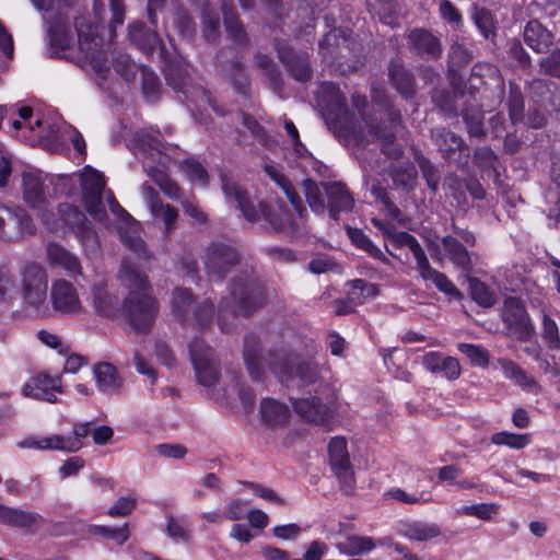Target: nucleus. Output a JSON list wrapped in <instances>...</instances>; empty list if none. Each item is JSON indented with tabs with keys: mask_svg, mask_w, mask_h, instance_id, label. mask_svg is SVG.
<instances>
[{
	"mask_svg": "<svg viewBox=\"0 0 560 560\" xmlns=\"http://www.w3.org/2000/svg\"><path fill=\"white\" fill-rule=\"evenodd\" d=\"M269 369L282 382H292L293 385L314 396L293 399L295 412L308 422L327 424L330 419L339 415L340 405L335 395L327 397L323 404L322 398L327 385L322 378V368L312 362L295 365V357L287 350L271 351L269 354Z\"/></svg>",
	"mask_w": 560,
	"mask_h": 560,
	"instance_id": "obj_1",
	"label": "nucleus"
},
{
	"mask_svg": "<svg viewBox=\"0 0 560 560\" xmlns=\"http://www.w3.org/2000/svg\"><path fill=\"white\" fill-rule=\"evenodd\" d=\"M119 280L129 292L124 301L122 312L129 325L144 334L154 322L158 312L155 300L149 293L147 277L131 258H126L119 271Z\"/></svg>",
	"mask_w": 560,
	"mask_h": 560,
	"instance_id": "obj_2",
	"label": "nucleus"
},
{
	"mask_svg": "<svg viewBox=\"0 0 560 560\" xmlns=\"http://www.w3.org/2000/svg\"><path fill=\"white\" fill-rule=\"evenodd\" d=\"M317 101L323 109L326 125L335 137H376L378 139L389 140V137L396 136L395 133L387 135L363 117V122H357L354 116L346 109L345 98L339 89L332 83H325L320 86Z\"/></svg>",
	"mask_w": 560,
	"mask_h": 560,
	"instance_id": "obj_3",
	"label": "nucleus"
},
{
	"mask_svg": "<svg viewBox=\"0 0 560 560\" xmlns=\"http://www.w3.org/2000/svg\"><path fill=\"white\" fill-rule=\"evenodd\" d=\"M265 171L268 176L282 189L289 199L294 213H290L282 203L275 207L260 205V212L273 226L282 232H293L304 224L306 209L303 207L299 195L295 192L291 182L271 165H266Z\"/></svg>",
	"mask_w": 560,
	"mask_h": 560,
	"instance_id": "obj_4",
	"label": "nucleus"
},
{
	"mask_svg": "<svg viewBox=\"0 0 560 560\" xmlns=\"http://www.w3.org/2000/svg\"><path fill=\"white\" fill-rule=\"evenodd\" d=\"M83 203L85 210L100 223H106V211L102 200L105 187L103 175L91 166L80 173Z\"/></svg>",
	"mask_w": 560,
	"mask_h": 560,
	"instance_id": "obj_5",
	"label": "nucleus"
},
{
	"mask_svg": "<svg viewBox=\"0 0 560 560\" xmlns=\"http://www.w3.org/2000/svg\"><path fill=\"white\" fill-rule=\"evenodd\" d=\"M189 355L198 382L206 387L214 385L219 370L212 349L203 340L195 338L189 343Z\"/></svg>",
	"mask_w": 560,
	"mask_h": 560,
	"instance_id": "obj_6",
	"label": "nucleus"
},
{
	"mask_svg": "<svg viewBox=\"0 0 560 560\" xmlns=\"http://www.w3.org/2000/svg\"><path fill=\"white\" fill-rule=\"evenodd\" d=\"M329 462L341 486L348 491L353 488L354 478L350 464L347 440L335 436L328 445Z\"/></svg>",
	"mask_w": 560,
	"mask_h": 560,
	"instance_id": "obj_7",
	"label": "nucleus"
},
{
	"mask_svg": "<svg viewBox=\"0 0 560 560\" xmlns=\"http://www.w3.org/2000/svg\"><path fill=\"white\" fill-rule=\"evenodd\" d=\"M141 194L153 219L163 222L165 234L171 233L176 226L178 210L170 203H164L154 188L148 184L141 186Z\"/></svg>",
	"mask_w": 560,
	"mask_h": 560,
	"instance_id": "obj_8",
	"label": "nucleus"
},
{
	"mask_svg": "<svg viewBox=\"0 0 560 560\" xmlns=\"http://www.w3.org/2000/svg\"><path fill=\"white\" fill-rule=\"evenodd\" d=\"M238 260L236 250L223 243H212L205 253L203 261L210 275L221 277Z\"/></svg>",
	"mask_w": 560,
	"mask_h": 560,
	"instance_id": "obj_9",
	"label": "nucleus"
},
{
	"mask_svg": "<svg viewBox=\"0 0 560 560\" xmlns=\"http://www.w3.org/2000/svg\"><path fill=\"white\" fill-rule=\"evenodd\" d=\"M50 295L54 308L62 314L80 315L84 311L75 288L66 280L56 281Z\"/></svg>",
	"mask_w": 560,
	"mask_h": 560,
	"instance_id": "obj_10",
	"label": "nucleus"
},
{
	"mask_svg": "<svg viewBox=\"0 0 560 560\" xmlns=\"http://www.w3.org/2000/svg\"><path fill=\"white\" fill-rule=\"evenodd\" d=\"M231 294L233 308L243 315L252 313L264 302L261 288L254 281L235 284Z\"/></svg>",
	"mask_w": 560,
	"mask_h": 560,
	"instance_id": "obj_11",
	"label": "nucleus"
},
{
	"mask_svg": "<svg viewBox=\"0 0 560 560\" xmlns=\"http://www.w3.org/2000/svg\"><path fill=\"white\" fill-rule=\"evenodd\" d=\"M91 300L100 316L114 318L119 312V299L106 284H94L91 290Z\"/></svg>",
	"mask_w": 560,
	"mask_h": 560,
	"instance_id": "obj_12",
	"label": "nucleus"
},
{
	"mask_svg": "<svg viewBox=\"0 0 560 560\" xmlns=\"http://www.w3.org/2000/svg\"><path fill=\"white\" fill-rule=\"evenodd\" d=\"M398 534L411 541L427 542L442 536L441 527L435 523L411 521L400 523Z\"/></svg>",
	"mask_w": 560,
	"mask_h": 560,
	"instance_id": "obj_13",
	"label": "nucleus"
},
{
	"mask_svg": "<svg viewBox=\"0 0 560 560\" xmlns=\"http://www.w3.org/2000/svg\"><path fill=\"white\" fill-rule=\"evenodd\" d=\"M115 70L121 74L127 81L136 78L138 72L143 75V92L147 95L155 94L158 88V78L154 73L147 71L144 68L137 66L128 56H120L114 63Z\"/></svg>",
	"mask_w": 560,
	"mask_h": 560,
	"instance_id": "obj_14",
	"label": "nucleus"
},
{
	"mask_svg": "<svg viewBox=\"0 0 560 560\" xmlns=\"http://www.w3.org/2000/svg\"><path fill=\"white\" fill-rule=\"evenodd\" d=\"M328 197L329 215L337 220L339 212L350 211L354 205L353 197L340 182L324 184Z\"/></svg>",
	"mask_w": 560,
	"mask_h": 560,
	"instance_id": "obj_15",
	"label": "nucleus"
},
{
	"mask_svg": "<svg viewBox=\"0 0 560 560\" xmlns=\"http://www.w3.org/2000/svg\"><path fill=\"white\" fill-rule=\"evenodd\" d=\"M221 182L222 190L228 201L240 209L247 220H256L258 218V212L256 211L255 207L248 202L246 194L242 190L237 183L232 178L223 175L221 176Z\"/></svg>",
	"mask_w": 560,
	"mask_h": 560,
	"instance_id": "obj_16",
	"label": "nucleus"
},
{
	"mask_svg": "<svg viewBox=\"0 0 560 560\" xmlns=\"http://www.w3.org/2000/svg\"><path fill=\"white\" fill-rule=\"evenodd\" d=\"M74 25L80 49L85 54L86 58L94 62L101 47V38L97 34V27L88 24L84 18H77Z\"/></svg>",
	"mask_w": 560,
	"mask_h": 560,
	"instance_id": "obj_17",
	"label": "nucleus"
},
{
	"mask_svg": "<svg viewBox=\"0 0 560 560\" xmlns=\"http://www.w3.org/2000/svg\"><path fill=\"white\" fill-rule=\"evenodd\" d=\"M423 366L432 372H442L448 380H457L462 369L457 359L453 357H443L440 352L431 351L422 358Z\"/></svg>",
	"mask_w": 560,
	"mask_h": 560,
	"instance_id": "obj_18",
	"label": "nucleus"
},
{
	"mask_svg": "<svg viewBox=\"0 0 560 560\" xmlns=\"http://www.w3.org/2000/svg\"><path fill=\"white\" fill-rule=\"evenodd\" d=\"M498 365L501 368L503 375L506 380H510L515 385L522 387L524 390L529 393H538L540 387L538 383L530 375L526 373L524 369H522L514 361L501 358L497 361Z\"/></svg>",
	"mask_w": 560,
	"mask_h": 560,
	"instance_id": "obj_19",
	"label": "nucleus"
},
{
	"mask_svg": "<svg viewBox=\"0 0 560 560\" xmlns=\"http://www.w3.org/2000/svg\"><path fill=\"white\" fill-rule=\"evenodd\" d=\"M63 392L60 374L50 375L45 371L37 374V400L56 404L58 402L57 394H63Z\"/></svg>",
	"mask_w": 560,
	"mask_h": 560,
	"instance_id": "obj_20",
	"label": "nucleus"
},
{
	"mask_svg": "<svg viewBox=\"0 0 560 560\" xmlns=\"http://www.w3.org/2000/svg\"><path fill=\"white\" fill-rule=\"evenodd\" d=\"M442 246L447 258L455 267L467 272L470 271L472 268L471 255L456 237L452 235L444 236Z\"/></svg>",
	"mask_w": 560,
	"mask_h": 560,
	"instance_id": "obj_21",
	"label": "nucleus"
},
{
	"mask_svg": "<svg viewBox=\"0 0 560 560\" xmlns=\"http://www.w3.org/2000/svg\"><path fill=\"white\" fill-rule=\"evenodd\" d=\"M94 376L98 389L103 393H117L124 384V380L116 368L107 362L94 366Z\"/></svg>",
	"mask_w": 560,
	"mask_h": 560,
	"instance_id": "obj_22",
	"label": "nucleus"
},
{
	"mask_svg": "<svg viewBox=\"0 0 560 560\" xmlns=\"http://www.w3.org/2000/svg\"><path fill=\"white\" fill-rule=\"evenodd\" d=\"M502 316L504 322L511 327L515 325L521 328L520 339L525 340L529 338L532 331L525 320V311L518 300L514 298L506 299Z\"/></svg>",
	"mask_w": 560,
	"mask_h": 560,
	"instance_id": "obj_23",
	"label": "nucleus"
},
{
	"mask_svg": "<svg viewBox=\"0 0 560 560\" xmlns=\"http://www.w3.org/2000/svg\"><path fill=\"white\" fill-rule=\"evenodd\" d=\"M525 43L536 51H544L552 44V35L539 22L530 21L524 31Z\"/></svg>",
	"mask_w": 560,
	"mask_h": 560,
	"instance_id": "obj_24",
	"label": "nucleus"
},
{
	"mask_svg": "<svg viewBox=\"0 0 560 560\" xmlns=\"http://www.w3.org/2000/svg\"><path fill=\"white\" fill-rule=\"evenodd\" d=\"M82 446L83 442H78V439H68V436L61 434L37 438V450L42 451L75 453Z\"/></svg>",
	"mask_w": 560,
	"mask_h": 560,
	"instance_id": "obj_25",
	"label": "nucleus"
},
{
	"mask_svg": "<svg viewBox=\"0 0 560 560\" xmlns=\"http://www.w3.org/2000/svg\"><path fill=\"white\" fill-rule=\"evenodd\" d=\"M376 547V542L371 537L350 535L343 541L336 545L341 555L355 557L368 553Z\"/></svg>",
	"mask_w": 560,
	"mask_h": 560,
	"instance_id": "obj_26",
	"label": "nucleus"
},
{
	"mask_svg": "<svg viewBox=\"0 0 560 560\" xmlns=\"http://www.w3.org/2000/svg\"><path fill=\"white\" fill-rule=\"evenodd\" d=\"M261 420L269 425H280L289 418L288 407L272 398H265L260 402Z\"/></svg>",
	"mask_w": 560,
	"mask_h": 560,
	"instance_id": "obj_27",
	"label": "nucleus"
},
{
	"mask_svg": "<svg viewBox=\"0 0 560 560\" xmlns=\"http://www.w3.org/2000/svg\"><path fill=\"white\" fill-rule=\"evenodd\" d=\"M244 362L248 373L254 380H259L262 375L259 341L255 336H247L244 341Z\"/></svg>",
	"mask_w": 560,
	"mask_h": 560,
	"instance_id": "obj_28",
	"label": "nucleus"
},
{
	"mask_svg": "<svg viewBox=\"0 0 560 560\" xmlns=\"http://www.w3.org/2000/svg\"><path fill=\"white\" fill-rule=\"evenodd\" d=\"M128 30L130 39L145 52H152L161 44L155 32L147 31L142 23H133Z\"/></svg>",
	"mask_w": 560,
	"mask_h": 560,
	"instance_id": "obj_29",
	"label": "nucleus"
},
{
	"mask_svg": "<svg viewBox=\"0 0 560 560\" xmlns=\"http://www.w3.org/2000/svg\"><path fill=\"white\" fill-rule=\"evenodd\" d=\"M409 40L420 54H425L430 57H438L441 52V46L438 38L423 30L412 31L409 34Z\"/></svg>",
	"mask_w": 560,
	"mask_h": 560,
	"instance_id": "obj_30",
	"label": "nucleus"
},
{
	"mask_svg": "<svg viewBox=\"0 0 560 560\" xmlns=\"http://www.w3.org/2000/svg\"><path fill=\"white\" fill-rule=\"evenodd\" d=\"M47 256L52 264L59 265L70 273H80V262L73 254L57 244H50Z\"/></svg>",
	"mask_w": 560,
	"mask_h": 560,
	"instance_id": "obj_31",
	"label": "nucleus"
},
{
	"mask_svg": "<svg viewBox=\"0 0 560 560\" xmlns=\"http://www.w3.org/2000/svg\"><path fill=\"white\" fill-rule=\"evenodd\" d=\"M49 42L56 50H65L73 43V35L62 19H58L48 28Z\"/></svg>",
	"mask_w": 560,
	"mask_h": 560,
	"instance_id": "obj_32",
	"label": "nucleus"
},
{
	"mask_svg": "<svg viewBox=\"0 0 560 560\" xmlns=\"http://www.w3.org/2000/svg\"><path fill=\"white\" fill-rule=\"evenodd\" d=\"M135 142V144H140L139 149L136 147L132 150H139L147 162H156L158 164L165 166L167 162L171 160L168 154L164 151H171L175 145L166 147L165 142Z\"/></svg>",
	"mask_w": 560,
	"mask_h": 560,
	"instance_id": "obj_33",
	"label": "nucleus"
},
{
	"mask_svg": "<svg viewBox=\"0 0 560 560\" xmlns=\"http://www.w3.org/2000/svg\"><path fill=\"white\" fill-rule=\"evenodd\" d=\"M421 278L424 281H431L439 291L443 292L444 294L451 298H454L456 300H460L463 298L460 291L446 277V275L434 268H431L428 272L423 273Z\"/></svg>",
	"mask_w": 560,
	"mask_h": 560,
	"instance_id": "obj_34",
	"label": "nucleus"
},
{
	"mask_svg": "<svg viewBox=\"0 0 560 560\" xmlns=\"http://www.w3.org/2000/svg\"><path fill=\"white\" fill-rule=\"evenodd\" d=\"M491 443L494 445H504L512 450H523L532 442L530 434L512 433L509 431L497 432L491 435Z\"/></svg>",
	"mask_w": 560,
	"mask_h": 560,
	"instance_id": "obj_35",
	"label": "nucleus"
},
{
	"mask_svg": "<svg viewBox=\"0 0 560 560\" xmlns=\"http://www.w3.org/2000/svg\"><path fill=\"white\" fill-rule=\"evenodd\" d=\"M147 174L160 187V189L171 199L179 198V187L162 170L148 164Z\"/></svg>",
	"mask_w": 560,
	"mask_h": 560,
	"instance_id": "obj_36",
	"label": "nucleus"
},
{
	"mask_svg": "<svg viewBox=\"0 0 560 560\" xmlns=\"http://www.w3.org/2000/svg\"><path fill=\"white\" fill-rule=\"evenodd\" d=\"M389 77L401 95L408 97L413 93V80L402 66L393 63L389 68Z\"/></svg>",
	"mask_w": 560,
	"mask_h": 560,
	"instance_id": "obj_37",
	"label": "nucleus"
},
{
	"mask_svg": "<svg viewBox=\"0 0 560 560\" xmlns=\"http://www.w3.org/2000/svg\"><path fill=\"white\" fill-rule=\"evenodd\" d=\"M33 521L31 514L0 504V523L15 527H27L32 525Z\"/></svg>",
	"mask_w": 560,
	"mask_h": 560,
	"instance_id": "obj_38",
	"label": "nucleus"
},
{
	"mask_svg": "<svg viewBox=\"0 0 560 560\" xmlns=\"http://www.w3.org/2000/svg\"><path fill=\"white\" fill-rule=\"evenodd\" d=\"M468 283L471 299L479 305L490 307L495 303V294L479 279L468 278Z\"/></svg>",
	"mask_w": 560,
	"mask_h": 560,
	"instance_id": "obj_39",
	"label": "nucleus"
},
{
	"mask_svg": "<svg viewBox=\"0 0 560 560\" xmlns=\"http://www.w3.org/2000/svg\"><path fill=\"white\" fill-rule=\"evenodd\" d=\"M22 277V296L24 303L28 306L35 305L34 285H35V262L28 261L21 270Z\"/></svg>",
	"mask_w": 560,
	"mask_h": 560,
	"instance_id": "obj_40",
	"label": "nucleus"
},
{
	"mask_svg": "<svg viewBox=\"0 0 560 560\" xmlns=\"http://www.w3.org/2000/svg\"><path fill=\"white\" fill-rule=\"evenodd\" d=\"M191 294L188 290L176 289L172 299V311L176 318L179 320H187L190 310Z\"/></svg>",
	"mask_w": 560,
	"mask_h": 560,
	"instance_id": "obj_41",
	"label": "nucleus"
},
{
	"mask_svg": "<svg viewBox=\"0 0 560 560\" xmlns=\"http://www.w3.org/2000/svg\"><path fill=\"white\" fill-rule=\"evenodd\" d=\"M460 353L465 354L472 365L486 368L489 364V352L481 346L471 343H459Z\"/></svg>",
	"mask_w": 560,
	"mask_h": 560,
	"instance_id": "obj_42",
	"label": "nucleus"
},
{
	"mask_svg": "<svg viewBox=\"0 0 560 560\" xmlns=\"http://www.w3.org/2000/svg\"><path fill=\"white\" fill-rule=\"evenodd\" d=\"M37 339L40 341L43 346L48 349L55 350L59 355H67L70 352V347L66 342V340L49 330H39L37 331Z\"/></svg>",
	"mask_w": 560,
	"mask_h": 560,
	"instance_id": "obj_43",
	"label": "nucleus"
},
{
	"mask_svg": "<svg viewBox=\"0 0 560 560\" xmlns=\"http://www.w3.org/2000/svg\"><path fill=\"white\" fill-rule=\"evenodd\" d=\"M58 211L62 222L73 232L86 224L84 214L77 207L65 203L59 207Z\"/></svg>",
	"mask_w": 560,
	"mask_h": 560,
	"instance_id": "obj_44",
	"label": "nucleus"
},
{
	"mask_svg": "<svg viewBox=\"0 0 560 560\" xmlns=\"http://www.w3.org/2000/svg\"><path fill=\"white\" fill-rule=\"evenodd\" d=\"M180 168L186 176L192 182L201 186L208 183V174L205 167L195 159L188 158L180 163Z\"/></svg>",
	"mask_w": 560,
	"mask_h": 560,
	"instance_id": "obj_45",
	"label": "nucleus"
},
{
	"mask_svg": "<svg viewBox=\"0 0 560 560\" xmlns=\"http://www.w3.org/2000/svg\"><path fill=\"white\" fill-rule=\"evenodd\" d=\"M13 229L15 236H32L34 234V224L32 217L25 210L19 207L13 210Z\"/></svg>",
	"mask_w": 560,
	"mask_h": 560,
	"instance_id": "obj_46",
	"label": "nucleus"
},
{
	"mask_svg": "<svg viewBox=\"0 0 560 560\" xmlns=\"http://www.w3.org/2000/svg\"><path fill=\"white\" fill-rule=\"evenodd\" d=\"M303 188L311 209L315 213H323L325 210V202L317 184L311 179H306L303 182Z\"/></svg>",
	"mask_w": 560,
	"mask_h": 560,
	"instance_id": "obj_47",
	"label": "nucleus"
},
{
	"mask_svg": "<svg viewBox=\"0 0 560 560\" xmlns=\"http://www.w3.org/2000/svg\"><path fill=\"white\" fill-rule=\"evenodd\" d=\"M392 177L396 185L411 189L417 178V171L412 165H397L392 171Z\"/></svg>",
	"mask_w": 560,
	"mask_h": 560,
	"instance_id": "obj_48",
	"label": "nucleus"
},
{
	"mask_svg": "<svg viewBox=\"0 0 560 560\" xmlns=\"http://www.w3.org/2000/svg\"><path fill=\"white\" fill-rule=\"evenodd\" d=\"M498 508L499 506L494 503H479L463 506L458 510V513L489 521L494 514H497Z\"/></svg>",
	"mask_w": 560,
	"mask_h": 560,
	"instance_id": "obj_49",
	"label": "nucleus"
},
{
	"mask_svg": "<svg viewBox=\"0 0 560 560\" xmlns=\"http://www.w3.org/2000/svg\"><path fill=\"white\" fill-rule=\"evenodd\" d=\"M385 499L396 500L406 504L427 503L430 501L429 498L424 497V493H408L400 488H392L384 493Z\"/></svg>",
	"mask_w": 560,
	"mask_h": 560,
	"instance_id": "obj_50",
	"label": "nucleus"
},
{
	"mask_svg": "<svg viewBox=\"0 0 560 560\" xmlns=\"http://www.w3.org/2000/svg\"><path fill=\"white\" fill-rule=\"evenodd\" d=\"M166 529L167 535L176 541L187 542L191 537V533L187 524L184 521L173 516L167 518Z\"/></svg>",
	"mask_w": 560,
	"mask_h": 560,
	"instance_id": "obj_51",
	"label": "nucleus"
},
{
	"mask_svg": "<svg viewBox=\"0 0 560 560\" xmlns=\"http://www.w3.org/2000/svg\"><path fill=\"white\" fill-rule=\"evenodd\" d=\"M351 287V299L358 300L359 302H363V300L378 294V289L374 283L366 282L362 279L353 280Z\"/></svg>",
	"mask_w": 560,
	"mask_h": 560,
	"instance_id": "obj_52",
	"label": "nucleus"
},
{
	"mask_svg": "<svg viewBox=\"0 0 560 560\" xmlns=\"http://www.w3.org/2000/svg\"><path fill=\"white\" fill-rule=\"evenodd\" d=\"M542 337L550 348L560 349V335L558 325L547 315H544L542 318Z\"/></svg>",
	"mask_w": 560,
	"mask_h": 560,
	"instance_id": "obj_53",
	"label": "nucleus"
},
{
	"mask_svg": "<svg viewBox=\"0 0 560 560\" xmlns=\"http://www.w3.org/2000/svg\"><path fill=\"white\" fill-rule=\"evenodd\" d=\"M14 213L13 210L0 206V238L14 240L15 233L13 229Z\"/></svg>",
	"mask_w": 560,
	"mask_h": 560,
	"instance_id": "obj_54",
	"label": "nucleus"
},
{
	"mask_svg": "<svg viewBox=\"0 0 560 560\" xmlns=\"http://www.w3.org/2000/svg\"><path fill=\"white\" fill-rule=\"evenodd\" d=\"M137 504V500L132 497H120L108 510V515L127 516L132 513Z\"/></svg>",
	"mask_w": 560,
	"mask_h": 560,
	"instance_id": "obj_55",
	"label": "nucleus"
},
{
	"mask_svg": "<svg viewBox=\"0 0 560 560\" xmlns=\"http://www.w3.org/2000/svg\"><path fill=\"white\" fill-rule=\"evenodd\" d=\"M290 150L288 159L298 163L304 170L308 168V161L306 156H312L303 142H290Z\"/></svg>",
	"mask_w": 560,
	"mask_h": 560,
	"instance_id": "obj_56",
	"label": "nucleus"
},
{
	"mask_svg": "<svg viewBox=\"0 0 560 560\" xmlns=\"http://www.w3.org/2000/svg\"><path fill=\"white\" fill-rule=\"evenodd\" d=\"M89 252H95L98 248V236L86 223L74 232Z\"/></svg>",
	"mask_w": 560,
	"mask_h": 560,
	"instance_id": "obj_57",
	"label": "nucleus"
},
{
	"mask_svg": "<svg viewBox=\"0 0 560 560\" xmlns=\"http://www.w3.org/2000/svg\"><path fill=\"white\" fill-rule=\"evenodd\" d=\"M311 272L319 275L329 271H339V266L329 257L318 256L308 264Z\"/></svg>",
	"mask_w": 560,
	"mask_h": 560,
	"instance_id": "obj_58",
	"label": "nucleus"
},
{
	"mask_svg": "<svg viewBox=\"0 0 560 560\" xmlns=\"http://www.w3.org/2000/svg\"><path fill=\"white\" fill-rule=\"evenodd\" d=\"M247 503L241 499H234L230 501L225 506L224 517L226 520L238 522L246 514Z\"/></svg>",
	"mask_w": 560,
	"mask_h": 560,
	"instance_id": "obj_59",
	"label": "nucleus"
},
{
	"mask_svg": "<svg viewBox=\"0 0 560 560\" xmlns=\"http://www.w3.org/2000/svg\"><path fill=\"white\" fill-rule=\"evenodd\" d=\"M119 233L122 242L136 254H138L140 258L147 257L144 243L136 233V231H132L130 234L122 231H120Z\"/></svg>",
	"mask_w": 560,
	"mask_h": 560,
	"instance_id": "obj_60",
	"label": "nucleus"
},
{
	"mask_svg": "<svg viewBox=\"0 0 560 560\" xmlns=\"http://www.w3.org/2000/svg\"><path fill=\"white\" fill-rule=\"evenodd\" d=\"M106 199L109 206V209L114 215L124 221L126 224L130 225V229L137 225L135 220L130 217V214L118 203L115 199L112 191L106 194Z\"/></svg>",
	"mask_w": 560,
	"mask_h": 560,
	"instance_id": "obj_61",
	"label": "nucleus"
},
{
	"mask_svg": "<svg viewBox=\"0 0 560 560\" xmlns=\"http://www.w3.org/2000/svg\"><path fill=\"white\" fill-rule=\"evenodd\" d=\"M22 194L24 201L31 208H35V175L32 173H23Z\"/></svg>",
	"mask_w": 560,
	"mask_h": 560,
	"instance_id": "obj_62",
	"label": "nucleus"
},
{
	"mask_svg": "<svg viewBox=\"0 0 560 560\" xmlns=\"http://www.w3.org/2000/svg\"><path fill=\"white\" fill-rule=\"evenodd\" d=\"M14 282L11 271L8 267H0V302H7L10 298V292L13 290Z\"/></svg>",
	"mask_w": 560,
	"mask_h": 560,
	"instance_id": "obj_63",
	"label": "nucleus"
},
{
	"mask_svg": "<svg viewBox=\"0 0 560 560\" xmlns=\"http://www.w3.org/2000/svg\"><path fill=\"white\" fill-rule=\"evenodd\" d=\"M544 71L550 75L560 77V51H553L540 62Z\"/></svg>",
	"mask_w": 560,
	"mask_h": 560,
	"instance_id": "obj_64",
	"label": "nucleus"
}]
</instances>
